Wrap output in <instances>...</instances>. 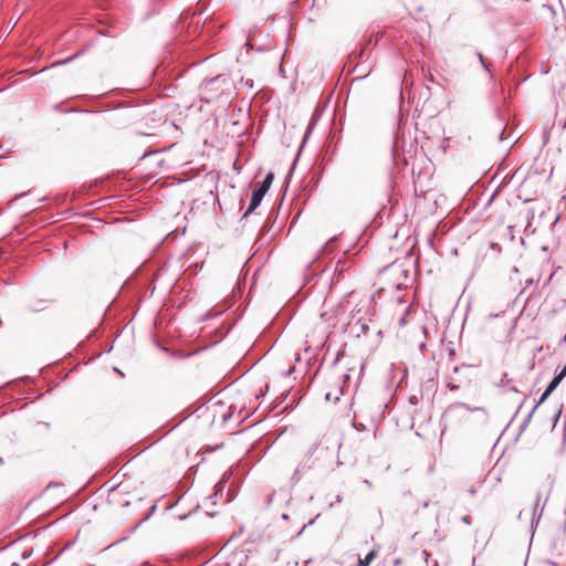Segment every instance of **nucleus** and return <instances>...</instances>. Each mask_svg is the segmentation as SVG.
I'll list each match as a JSON object with an SVG mask.
<instances>
[{
    "label": "nucleus",
    "instance_id": "f257e3e1",
    "mask_svg": "<svg viewBox=\"0 0 566 566\" xmlns=\"http://www.w3.org/2000/svg\"><path fill=\"white\" fill-rule=\"evenodd\" d=\"M340 448L342 442L339 440H333L326 434L317 438L298 461L291 476L293 484L298 483L314 468H322L327 471H334L338 468L342 464L338 458Z\"/></svg>",
    "mask_w": 566,
    "mask_h": 566
},
{
    "label": "nucleus",
    "instance_id": "f03ea898",
    "mask_svg": "<svg viewBox=\"0 0 566 566\" xmlns=\"http://www.w3.org/2000/svg\"><path fill=\"white\" fill-rule=\"evenodd\" d=\"M228 80L224 75H217L208 81H205L201 85L202 98L206 102L218 99L224 94Z\"/></svg>",
    "mask_w": 566,
    "mask_h": 566
},
{
    "label": "nucleus",
    "instance_id": "7ed1b4c3",
    "mask_svg": "<svg viewBox=\"0 0 566 566\" xmlns=\"http://www.w3.org/2000/svg\"><path fill=\"white\" fill-rule=\"evenodd\" d=\"M266 192L264 190H261L260 188L253 190L250 203L243 213V218H247L251 212H253L261 203L263 197Z\"/></svg>",
    "mask_w": 566,
    "mask_h": 566
},
{
    "label": "nucleus",
    "instance_id": "20e7f679",
    "mask_svg": "<svg viewBox=\"0 0 566 566\" xmlns=\"http://www.w3.org/2000/svg\"><path fill=\"white\" fill-rule=\"evenodd\" d=\"M542 500V494L537 492L534 501V507L532 513V521H531V527L534 528L539 523V520L542 517L544 506L539 507V502Z\"/></svg>",
    "mask_w": 566,
    "mask_h": 566
},
{
    "label": "nucleus",
    "instance_id": "39448f33",
    "mask_svg": "<svg viewBox=\"0 0 566 566\" xmlns=\"http://www.w3.org/2000/svg\"><path fill=\"white\" fill-rule=\"evenodd\" d=\"M565 378V373H558L554 378L553 380L548 384V386L546 387V390L552 394L556 388L557 386L560 384V381Z\"/></svg>",
    "mask_w": 566,
    "mask_h": 566
},
{
    "label": "nucleus",
    "instance_id": "423d86ee",
    "mask_svg": "<svg viewBox=\"0 0 566 566\" xmlns=\"http://www.w3.org/2000/svg\"><path fill=\"white\" fill-rule=\"evenodd\" d=\"M273 179H274L273 172H268L259 188L261 190H264V192H268L272 185Z\"/></svg>",
    "mask_w": 566,
    "mask_h": 566
},
{
    "label": "nucleus",
    "instance_id": "0eeeda50",
    "mask_svg": "<svg viewBox=\"0 0 566 566\" xmlns=\"http://www.w3.org/2000/svg\"><path fill=\"white\" fill-rule=\"evenodd\" d=\"M375 555H376L375 551L369 552V553L365 556V558H360V559L358 560V566H369V565H370V563L374 560Z\"/></svg>",
    "mask_w": 566,
    "mask_h": 566
},
{
    "label": "nucleus",
    "instance_id": "6e6552de",
    "mask_svg": "<svg viewBox=\"0 0 566 566\" xmlns=\"http://www.w3.org/2000/svg\"><path fill=\"white\" fill-rule=\"evenodd\" d=\"M536 409H537V406H534L532 408V410L530 411V413L526 416L523 423L521 424V430H525V428L530 424L532 417H533L534 412L536 411Z\"/></svg>",
    "mask_w": 566,
    "mask_h": 566
},
{
    "label": "nucleus",
    "instance_id": "1a4fd4ad",
    "mask_svg": "<svg viewBox=\"0 0 566 566\" xmlns=\"http://www.w3.org/2000/svg\"><path fill=\"white\" fill-rule=\"evenodd\" d=\"M336 241V238H332L329 239L326 244L324 245V248L322 249V252L325 253V252H331L332 249H333V244L335 243Z\"/></svg>",
    "mask_w": 566,
    "mask_h": 566
},
{
    "label": "nucleus",
    "instance_id": "9d476101",
    "mask_svg": "<svg viewBox=\"0 0 566 566\" xmlns=\"http://www.w3.org/2000/svg\"><path fill=\"white\" fill-rule=\"evenodd\" d=\"M549 395L551 394L545 389L535 406H537V408H538L549 397Z\"/></svg>",
    "mask_w": 566,
    "mask_h": 566
},
{
    "label": "nucleus",
    "instance_id": "9b49d317",
    "mask_svg": "<svg viewBox=\"0 0 566 566\" xmlns=\"http://www.w3.org/2000/svg\"><path fill=\"white\" fill-rule=\"evenodd\" d=\"M476 56H478L479 61L481 62L482 66L488 71V73H490V70H489L486 63L484 62L483 55L481 53H476Z\"/></svg>",
    "mask_w": 566,
    "mask_h": 566
},
{
    "label": "nucleus",
    "instance_id": "f8f14e48",
    "mask_svg": "<svg viewBox=\"0 0 566 566\" xmlns=\"http://www.w3.org/2000/svg\"><path fill=\"white\" fill-rule=\"evenodd\" d=\"M562 408H563V406H560V407L558 408V410H557V412H556V415H555V417H554V418H555V422L558 420V418H559V416H560V413H562Z\"/></svg>",
    "mask_w": 566,
    "mask_h": 566
},
{
    "label": "nucleus",
    "instance_id": "ddd939ff",
    "mask_svg": "<svg viewBox=\"0 0 566 566\" xmlns=\"http://www.w3.org/2000/svg\"><path fill=\"white\" fill-rule=\"evenodd\" d=\"M72 59H73V56H72V57H69V59H66V60L60 61V62H57V63H55V64H56V65H57V64H65V63H67L69 61H71Z\"/></svg>",
    "mask_w": 566,
    "mask_h": 566
},
{
    "label": "nucleus",
    "instance_id": "4468645a",
    "mask_svg": "<svg viewBox=\"0 0 566 566\" xmlns=\"http://www.w3.org/2000/svg\"><path fill=\"white\" fill-rule=\"evenodd\" d=\"M364 484H365L366 486H368L369 489H371V488H373V484H371V482H370L369 480H365V481H364Z\"/></svg>",
    "mask_w": 566,
    "mask_h": 566
},
{
    "label": "nucleus",
    "instance_id": "2eb2a0df",
    "mask_svg": "<svg viewBox=\"0 0 566 566\" xmlns=\"http://www.w3.org/2000/svg\"><path fill=\"white\" fill-rule=\"evenodd\" d=\"M499 140H504V129L499 134Z\"/></svg>",
    "mask_w": 566,
    "mask_h": 566
},
{
    "label": "nucleus",
    "instance_id": "dca6fc26",
    "mask_svg": "<svg viewBox=\"0 0 566 566\" xmlns=\"http://www.w3.org/2000/svg\"><path fill=\"white\" fill-rule=\"evenodd\" d=\"M448 386H449V388H450L451 390L458 389V386H457V385H451V384H449Z\"/></svg>",
    "mask_w": 566,
    "mask_h": 566
},
{
    "label": "nucleus",
    "instance_id": "f3484780",
    "mask_svg": "<svg viewBox=\"0 0 566 566\" xmlns=\"http://www.w3.org/2000/svg\"><path fill=\"white\" fill-rule=\"evenodd\" d=\"M462 522H463V523H465V524H469V518H468V516H463V517H462Z\"/></svg>",
    "mask_w": 566,
    "mask_h": 566
},
{
    "label": "nucleus",
    "instance_id": "a211bd4d",
    "mask_svg": "<svg viewBox=\"0 0 566 566\" xmlns=\"http://www.w3.org/2000/svg\"><path fill=\"white\" fill-rule=\"evenodd\" d=\"M559 373H565V376H566V365L563 367V369Z\"/></svg>",
    "mask_w": 566,
    "mask_h": 566
},
{
    "label": "nucleus",
    "instance_id": "6ab92c4d",
    "mask_svg": "<svg viewBox=\"0 0 566 566\" xmlns=\"http://www.w3.org/2000/svg\"><path fill=\"white\" fill-rule=\"evenodd\" d=\"M293 370H294V368H290V369L287 370L286 375H291Z\"/></svg>",
    "mask_w": 566,
    "mask_h": 566
},
{
    "label": "nucleus",
    "instance_id": "aec40b11",
    "mask_svg": "<svg viewBox=\"0 0 566 566\" xmlns=\"http://www.w3.org/2000/svg\"><path fill=\"white\" fill-rule=\"evenodd\" d=\"M460 407H464L465 409H470L467 405L464 403H459Z\"/></svg>",
    "mask_w": 566,
    "mask_h": 566
},
{
    "label": "nucleus",
    "instance_id": "412c9836",
    "mask_svg": "<svg viewBox=\"0 0 566 566\" xmlns=\"http://www.w3.org/2000/svg\"><path fill=\"white\" fill-rule=\"evenodd\" d=\"M400 324L401 325L405 324V318L403 317L400 319Z\"/></svg>",
    "mask_w": 566,
    "mask_h": 566
},
{
    "label": "nucleus",
    "instance_id": "4be33fe9",
    "mask_svg": "<svg viewBox=\"0 0 566 566\" xmlns=\"http://www.w3.org/2000/svg\"><path fill=\"white\" fill-rule=\"evenodd\" d=\"M522 515H523V512H520V513H518V518H520V520L522 518Z\"/></svg>",
    "mask_w": 566,
    "mask_h": 566
},
{
    "label": "nucleus",
    "instance_id": "5701e85b",
    "mask_svg": "<svg viewBox=\"0 0 566 566\" xmlns=\"http://www.w3.org/2000/svg\"><path fill=\"white\" fill-rule=\"evenodd\" d=\"M522 406H524V402H521V405L518 406V410L522 409Z\"/></svg>",
    "mask_w": 566,
    "mask_h": 566
},
{
    "label": "nucleus",
    "instance_id": "b1692460",
    "mask_svg": "<svg viewBox=\"0 0 566 566\" xmlns=\"http://www.w3.org/2000/svg\"><path fill=\"white\" fill-rule=\"evenodd\" d=\"M522 406H524V402H521V405L518 406V410L522 409Z\"/></svg>",
    "mask_w": 566,
    "mask_h": 566
},
{
    "label": "nucleus",
    "instance_id": "393cba45",
    "mask_svg": "<svg viewBox=\"0 0 566 566\" xmlns=\"http://www.w3.org/2000/svg\"><path fill=\"white\" fill-rule=\"evenodd\" d=\"M434 566H438V563H436V565H434Z\"/></svg>",
    "mask_w": 566,
    "mask_h": 566
}]
</instances>
